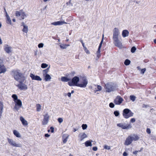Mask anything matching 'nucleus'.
<instances>
[{"mask_svg": "<svg viewBox=\"0 0 156 156\" xmlns=\"http://www.w3.org/2000/svg\"><path fill=\"white\" fill-rule=\"evenodd\" d=\"M11 74L15 80L17 81L25 80L26 79L25 77L20 70H13L11 71Z\"/></svg>", "mask_w": 156, "mask_h": 156, "instance_id": "f257e3e1", "label": "nucleus"}, {"mask_svg": "<svg viewBox=\"0 0 156 156\" xmlns=\"http://www.w3.org/2000/svg\"><path fill=\"white\" fill-rule=\"evenodd\" d=\"M139 139V137L136 135H134L129 136L126 139L124 144L126 145H129L132 143L133 140L136 141Z\"/></svg>", "mask_w": 156, "mask_h": 156, "instance_id": "f03ea898", "label": "nucleus"}, {"mask_svg": "<svg viewBox=\"0 0 156 156\" xmlns=\"http://www.w3.org/2000/svg\"><path fill=\"white\" fill-rule=\"evenodd\" d=\"M114 84L112 82H109L106 84L105 86V88L107 92H110L115 90Z\"/></svg>", "mask_w": 156, "mask_h": 156, "instance_id": "7ed1b4c3", "label": "nucleus"}, {"mask_svg": "<svg viewBox=\"0 0 156 156\" xmlns=\"http://www.w3.org/2000/svg\"><path fill=\"white\" fill-rule=\"evenodd\" d=\"M133 113L128 108L125 109L123 112V115L124 118L128 119L133 116Z\"/></svg>", "mask_w": 156, "mask_h": 156, "instance_id": "20e7f679", "label": "nucleus"}, {"mask_svg": "<svg viewBox=\"0 0 156 156\" xmlns=\"http://www.w3.org/2000/svg\"><path fill=\"white\" fill-rule=\"evenodd\" d=\"M133 113L128 108L125 109L123 112V115L124 118L128 119L133 116Z\"/></svg>", "mask_w": 156, "mask_h": 156, "instance_id": "39448f33", "label": "nucleus"}, {"mask_svg": "<svg viewBox=\"0 0 156 156\" xmlns=\"http://www.w3.org/2000/svg\"><path fill=\"white\" fill-rule=\"evenodd\" d=\"M79 78L77 76H75L73 77L72 80V81L69 82L68 84L70 86H76L78 87L79 84L78 82L79 81Z\"/></svg>", "mask_w": 156, "mask_h": 156, "instance_id": "423d86ee", "label": "nucleus"}, {"mask_svg": "<svg viewBox=\"0 0 156 156\" xmlns=\"http://www.w3.org/2000/svg\"><path fill=\"white\" fill-rule=\"evenodd\" d=\"M117 126L120 127L122 129H129L132 127V126L130 123L126 124V123H121L117 124Z\"/></svg>", "mask_w": 156, "mask_h": 156, "instance_id": "0eeeda50", "label": "nucleus"}, {"mask_svg": "<svg viewBox=\"0 0 156 156\" xmlns=\"http://www.w3.org/2000/svg\"><path fill=\"white\" fill-rule=\"evenodd\" d=\"M88 83L87 79L85 77H83L82 80H80L79 81L78 87H81L85 88L86 87Z\"/></svg>", "mask_w": 156, "mask_h": 156, "instance_id": "6e6552de", "label": "nucleus"}, {"mask_svg": "<svg viewBox=\"0 0 156 156\" xmlns=\"http://www.w3.org/2000/svg\"><path fill=\"white\" fill-rule=\"evenodd\" d=\"M24 80H21L19 82V83L18 85H16L20 90H26L27 89V86L23 83Z\"/></svg>", "mask_w": 156, "mask_h": 156, "instance_id": "1a4fd4ad", "label": "nucleus"}, {"mask_svg": "<svg viewBox=\"0 0 156 156\" xmlns=\"http://www.w3.org/2000/svg\"><path fill=\"white\" fill-rule=\"evenodd\" d=\"M113 43L115 46L122 49L123 48V46L121 41L119 39V38L113 39Z\"/></svg>", "mask_w": 156, "mask_h": 156, "instance_id": "9d476101", "label": "nucleus"}, {"mask_svg": "<svg viewBox=\"0 0 156 156\" xmlns=\"http://www.w3.org/2000/svg\"><path fill=\"white\" fill-rule=\"evenodd\" d=\"M7 140L9 143L12 146L20 147H22V145L21 144H16V142L12 139L8 138Z\"/></svg>", "mask_w": 156, "mask_h": 156, "instance_id": "9b49d317", "label": "nucleus"}, {"mask_svg": "<svg viewBox=\"0 0 156 156\" xmlns=\"http://www.w3.org/2000/svg\"><path fill=\"white\" fill-rule=\"evenodd\" d=\"M120 32L119 29L117 28H115L113 30V39L119 38Z\"/></svg>", "mask_w": 156, "mask_h": 156, "instance_id": "f8f14e48", "label": "nucleus"}, {"mask_svg": "<svg viewBox=\"0 0 156 156\" xmlns=\"http://www.w3.org/2000/svg\"><path fill=\"white\" fill-rule=\"evenodd\" d=\"M44 116V119L42 122V124L43 125H47L48 122L49 115L48 112H46L45 114L43 115Z\"/></svg>", "mask_w": 156, "mask_h": 156, "instance_id": "ddd939ff", "label": "nucleus"}, {"mask_svg": "<svg viewBox=\"0 0 156 156\" xmlns=\"http://www.w3.org/2000/svg\"><path fill=\"white\" fill-rule=\"evenodd\" d=\"M123 99L120 96H118L116 97L114 101V103L116 105H120L123 101Z\"/></svg>", "mask_w": 156, "mask_h": 156, "instance_id": "4468645a", "label": "nucleus"}, {"mask_svg": "<svg viewBox=\"0 0 156 156\" xmlns=\"http://www.w3.org/2000/svg\"><path fill=\"white\" fill-rule=\"evenodd\" d=\"M16 16H21L22 18V19H23L26 17L25 13L21 10L19 11H16Z\"/></svg>", "mask_w": 156, "mask_h": 156, "instance_id": "2eb2a0df", "label": "nucleus"}, {"mask_svg": "<svg viewBox=\"0 0 156 156\" xmlns=\"http://www.w3.org/2000/svg\"><path fill=\"white\" fill-rule=\"evenodd\" d=\"M4 49L5 52L8 53H11L12 51V47L8 44H5L4 45Z\"/></svg>", "mask_w": 156, "mask_h": 156, "instance_id": "dca6fc26", "label": "nucleus"}, {"mask_svg": "<svg viewBox=\"0 0 156 156\" xmlns=\"http://www.w3.org/2000/svg\"><path fill=\"white\" fill-rule=\"evenodd\" d=\"M30 76L32 80H35L38 81H41L42 79L39 76L35 75L32 73H30Z\"/></svg>", "mask_w": 156, "mask_h": 156, "instance_id": "f3484780", "label": "nucleus"}, {"mask_svg": "<svg viewBox=\"0 0 156 156\" xmlns=\"http://www.w3.org/2000/svg\"><path fill=\"white\" fill-rule=\"evenodd\" d=\"M67 23L64 21H58L55 22L51 23V25L55 26L60 25L64 24H67Z\"/></svg>", "mask_w": 156, "mask_h": 156, "instance_id": "a211bd4d", "label": "nucleus"}, {"mask_svg": "<svg viewBox=\"0 0 156 156\" xmlns=\"http://www.w3.org/2000/svg\"><path fill=\"white\" fill-rule=\"evenodd\" d=\"M6 71V69L5 66L3 65H0V73H4Z\"/></svg>", "mask_w": 156, "mask_h": 156, "instance_id": "6ab92c4d", "label": "nucleus"}, {"mask_svg": "<svg viewBox=\"0 0 156 156\" xmlns=\"http://www.w3.org/2000/svg\"><path fill=\"white\" fill-rule=\"evenodd\" d=\"M129 33L127 30H124L122 31V35L123 37H125L129 36Z\"/></svg>", "mask_w": 156, "mask_h": 156, "instance_id": "aec40b11", "label": "nucleus"}, {"mask_svg": "<svg viewBox=\"0 0 156 156\" xmlns=\"http://www.w3.org/2000/svg\"><path fill=\"white\" fill-rule=\"evenodd\" d=\"M22 26H23V28L22 30V31L26 33H27L28 31V26L26 25L24 23H22Z\"/></svg>", "mask_w": 156, "mask_h": 156, "instance_id": "412c9836", "label": "nucleus"}, {"mask_svg": "<svg viewBox=\"0 0 156 156\" xmlns=\"http://www.w3.org/2000/svg\"><path fill=\"white\" fill-rule=\"evenodd\" d=\"M4 105L3 102L0 101V117L1 118L2 116V114L3 112Z\"/></svg>", "mask_w": 156, "mask_h": 156, "instance_id": "4be33fe9", "label": "nucleus"}, {"mask_svg": "<svg viewBox=\"0 0 156 156\" xmlns=\"http://www.w3.org/2000/svg\"><path fill=\"white\" fill-rule=\"evenodd\" d=\"M20 119L23 125L27 126L28 125L27 121L22 116L20 117Z\"/></svg>", "mask_w": 156, "mask_h": 156, "instance_id": "5701e85b", "label": "nucleus"}, {"mask_svg": "<svg viewBox=\"0 0 156 156\" xmlns=\"http://www.w3.org/2000/svg\"><path fill=\"white\" fill-rule=\"evenodd\" d=\"M43 76L44 77L45 80L46 81L50 80L51 79V77L48 74L43 75Z\"/></svg>", "mask_w": 156, "mask_h": 156, "instance_id": "b1692460", "label": "nucleus"}, {"mask_svg": "<svg viewBox=\"0 0 156 156\" xmlns=\"http://www.w3.org/2000/svg\"><path fill=\"white\" fill-rule=\"evenodd\" d=\"M80 135L81 141H82L84 138L87 137V136L85 133H83L82 134H80Z\"/></svg>", "mask_w": 156, "mask_h": 156, "instance_id": "393cba45", "label": "nucleus"}, {"mask_svg": "<svg viewBox=\"0 0 156 156\" xmlns=\"http://www.w3.org/2000/svg\"><path fill=\"white\" fill-rule=\"evenodd\" d=\"M61 80L64 82H67L70 80V79L65 76H62L61 78Z\"/></svg>", "mask_w": 156, "mask_h": 156, "instance_id": "a878e982", "label": "nucleus"}, {"mask_svg": "<svg viewBox=\"0 0 156 156\" xmlns=\"http://www.w3.org/2000/svg\"><path fill=\"white\" fill-rule=\"evenodd\" d=\"M13 133L17 137H20L21 135L16 130L13 131Z\"/></svg>", "mask_w": 156, "mask_h": 156, "instance_id": "bb28decb", "label": "nucleus"}, {"mask_svg": "<svg viewBox=\"0 0 156 156\" xmlns=\"http://www.w3.org/2000/svg\"><path fill=\"white\" fill-rule=\"evenodd\" d=\"M92 141H91L90 140L87 141L85 142V145L86 147L91 146L92 143L91 142Z\"/></svg>", "mask_w": 156, "mask_h": 156, "instance_id": "cd10ccee", "label": "nucleus"}, {"mask_svg": "<svg viewBox=\"0 0 156 156\" xmlns=\"http://www.w3.org/2000/svg\"><path fill=\"white\" fill-rule=\"evenodd\" d=\"M15 102L16 103L15 105H18L20 106H22V102L19 99L18 100H17L16 101H15Z\"/></svg>", "mask_w": 156, "mask_h": 156, "instance_id": "c85d7f7f", "label": "nucleus"}, {"mask_svg": "<svg viewBox=\"0 0 156 156\" xmlns=\"http://www.w3.org/2000/svg\"><path fill=\"white\" fill-rule=\"evenodd\" d=\"M130 61L128 59H126L124 62L125 65L126 66L129 65L130 64Z\"/></svg>", "mask_w": 156, "mask_h": 156, "instance_id": "c756f323", "label": "nucleus"}, {"mask_svg": "<svg viewBox=\"0 0 156 156\" xmlns=\"http://www.w3.org/2000/svg\"><path fill=\"white\" fill-rule=\"evenodd\" d=\"M22 106H20L19 105H15L13 109L14 110L18 111L20 108Z\"/></svg>", "mask_w": 156, "mask_h": 156, "instance_id": "7c9ffc66", "label": "nucleus"}, {"mask_svg": "<svg viewBox=\"0 0 156 156\" xmlns=\"http://www.w3.org/2000/svg\"><path fill=\"white\" fill-rule=\"evenodd\" d=\"M37 107V112H39L41 108V106L39 104H37L36 105Z\"/></svg>", "mask_w": 156, "mask_h": 156, "instance_id": "2f4dec72", "label": "nucleus"}, {"mask_svg": "<svg viewBox=\"0 0 156 156\" xmlns=\"http://www.w3.org/2000/svg\"><path fill=\"white\" fill-rule=\"evenodd\" d=\"M7 23L8 24L10 25L12 24L11 20L9 16L8 17L6 18Z\"/></svg>", "mask_w": 156, "mask_h": 156, "instance_id": "473e14b6", "label": "nucleus"}, {"mask_svg": "<svg viewBox=\"0 0 156 156\" xmlns=\"http://www.w3.org/2000/svg\"><path fill=\"white\" fill-rule=\"evenodd\" d=\"M66 5L69 7H72L73 6V4L71 3V0H70L68 2H67Z\"/></svg>", "mask_w": 156, "mask_h": 156, "instance_id": "72a5a7b5", "label": "nucleus"}, {"mask_svg": "<svg viewBox=\"0 0 156 156\" xmlns=\"http://www.w3.org/2000/svg\"><path fill=\"white\" fill-rule=\"evenodd\" d=\"M12 97L14 99V101H16L17 100H18L17 96L15 94H13L12 96Z\"/></svg>", "mask_w": 156, "mask_h": 156, "instance_id": "f704fd0d", "label": "nucleus"}, {"mask_svg": "<svg viewBox=\"0 0 156 156\" xmlns=\"http://www.w3.org/2000/svg\"><path fill=\"white\" fill-rule=\"evenodd\" d=\"M69 136L68 135L66 137V138H64V136H63V142L64 143H65L66 142L67 140V139L68 138Z\"/></svg>", "mask_w": 156, "mask_h": 156, "instance_id": "c9c22d12", "label": "nucleus"}, {"mask_svg": "<svg viewBox=\"0 0 156 156\" xmlns=\"http://www.w3.org/2000/svg\"><path fill=\"white\" fill-rule=\"evenodd\" d=\"M48 66V65L46 63H43L41 65V67L42 68H45Z\"/></svg>", "mask_w": 156, "mask_h": 156, "instance_id": "e433bc0d", "label": "nucleus"}, {"mask_svg": "<svg viewBox=\"0 0 156 156\" xmlns=\"http://www.w3.org/2000/svg\"><path fill=\"white\" fill-rule=\"evenodd\" d=\"M130 98L133 101H134L136 99V97L134 95H131L130 96Z\"/></svg>", "mask_w": 156, "mask_h": 156, "instance_id": "4c0bfd02", "label": "nucleus"}, {"mask_svg": "<svg viewBox=\"0 0 156 156\" xmlns=\"http://www.w3.org/2000/svg\"><path fill=\"white\" fill-rule=\"evenodd\" d=\"M49 71L48 70V69H45L43 71V75H45V74H48L47 73H48Z\"/></svg>", "mask_w": 156, "mask_h": 156, "instance_id": "58836bf2", "label": "nucleus"}, {"mask_svg": "<svg viewBox=\"0 0 156 156\" xmlns=\"http://www.w3.org/2000/svg\"><path fill=\"white\" fill-rule=\"evenodd\" d=\"M102 37H103L102 38V40L99 44L98 48L101 49V47L103 41V37H104V35L103 34V35Z\"/></svg>", "mask_w": 156, "mask_h": 156, "instance_id": "ea45409f", "label": "nucleus"}, {"mask_svg": "<svg viewBox=\"0 0 156 156\" xmlns=\"http://www.w3.org/2000/svg\"><path fill=\"white\" fill-rule=\"evenodd\" d=\"M102 37H103L102 38V40L99 44L98 48L101 49V47L103 41V37H104V35L103 34V35Z\"/></svg>", "mask_w": 156, "mask_h": 156, "instance_id": "a19ab883", "label": "nucleus"}, {"mask_svg": "<svg viewBox=\"0 0 156 156\" xmlns=\"http://www.w3.org/2000/svg\"><path fill=\"white\" fill-rule=\"evenodd\" d=\"M136 50V47L134 46H133L131 50V51L132 53H133L135 52Z\"/></svg>", "mask_w": 156, "mask_h": 156, "instance_id": "79ce46f5", "label": "nucleus"}, {"mask_svg": "<svg viewBox=\"0 0 156 156\" xmlns=\"http://www.w3.org/2000/svg\"><path fill=\"white\" fill-rule=\"evenodd\" d=\"M82 127L83 129L84 130L87 129V126L86 124H83L82 126Z\"/></svg>", "mask_w": 156, "mask_h": 156, "instance_id": "37998d69", "label": "nucleus"}, {"mask_svg": "<svg viewBox=\"0 0 156 156\" xmlns=\"http://www.w3.org/2000/svg\"><path fill=\"white\" fill-rule=\"evenodd\" d=\"M61 48L62 49H65L66 48V45L65 44H62L60 45Z\"/></svg>", "mask_w": 156, "mask_h": 156, "instance_id": "c03bdc74", "label": "nucleus"}, {"mask_svg": "<svg viewBox=\"0 0 156 156\" xmlns=\"http://www.w3.org/2000/svg\"><path fill=\"white\" fill-rule=\"evenodd\" d=\"M114 114L115 115V116H118L119 115V113L118 111H115L114 112Z\"/></svg>", "mask_w": 156, "mask_h": 156, "instance_id": "a18cd8bd", "label": "nucleus"}, {"mask_svg": "<svg viewBox=\"0 0 156 156\" xmlns=\"http://www.w3.org/2000/svg\"><path fill=\"white\" fill-rule=\"evenodd\" d=\"M58 121L59 123H61L63 121V119L61 118H59L58 119Z\"/></svg>", "mask_w": 156, "mask_h": 156, "instance_id": "49530a36", "label": "nucleus"}, {"mask_svg": "<svg viewBox=\"0 0 156 156\" xmlns=\"http://www.w3.org/2000/svg\"><path fill=\"white\" fill-rule=\"evenodd\" d=\"M146 70V68H144V69H141V70L140 73L141 74H144V73L145 72Z\"/></svg>", "mask_w": 156, "mask_h": 156, "instance_id": "de8ad7c7", "label": "nucleus"}, {"mask_svg": "<svg viewBox=\"0 0 156 156\" xmlns=\"http://www.w3.org/2000/svg\"><path fill=\"white\" fill-rule=\"evenodd\" d=\"M44 44L42 43H41L38 44V47L39 48H43L44 46Z\"/></svg>", "mask_w": 156, "mask_h": 156, "instance_id": "09e8293b", "label": "nucleus"}, {"mask_svg": "<svg viewBox=\"0 0 156 156\" xmlns=\"http://www.w3.org/2000/svg\"><path fill=\"white\" fill-rule=\"evenodd\" d=\"M109 105V107L111 108H114L115 106L114 104L112 102L110 103Z\"/></svg>", "mask_w": 156, "mask_h": 156, "instance_id": "8fccbe9b", "label": "nucleus"}, {"mask_svg": "<svg viewBox=\"0 0 156 156\" xmlns=\"http://www.w3.org/2000/svg\"><path fill=\"white\" fill-rule=\"evenodd\" d=\"M104 148L106 149L109 150L110 149V147L109 146L105 145L104 146Z\"/></svg>", "mask_w": 156, "mask_h": 156, "instance_id": "3c124183", "label": "nucleus"}, {"mask_svg": "<svg viewBox=\"0 0 156 156\" xmlns=\"http://www.w3.org/2000/svg\"><path fill=\"white\" fill-rule=\"evenodd\" d=\"M102 89V87H101L100 85H98L97 86V90H98L99 91H100Z\"/></svg>", "mask_w": 156, "mask_h": 156, "instance_id": "603ef678", "label": "nucleus"}, {"mask_svg": "<svg viewBox=\"0 0 156 156\" xmlns=\"http://www.w3.org/2000/svg\"><path fill=\"white\" fill-rule=\"evenodd\" d=\"M135 119L134 118H133L131 119L130 120V122L132 123H134L135 122Z\"/></svg>", "mask_w": 156, "mask_h": 156, "instance_id": "864d4df0", "label": "nucleus"}, {"mask_svg": "<svg viewBox=\"0 0 156 156\" xmlns=\"http://www.w3.org/2000/svg\"><path fill=\"white\" fill-rule=\"evenodd\" d=\"M147 132L148 133L150 134L151 133L150 129L149 128H147Z\"/></svg>", "mask_w": 156, "mask_h": 156, "instance_id": "5fc2aeb1", "label": "nucleus"}, {"mask_svg": "<svg viewBox=\"0 0 156 156\" xmlns=\"http://www.w3.org/2000/svg\"><path fill=\"white\" fill-rule=\"evenodd\" d=\"M92 149L93 151H97L98 150V148L97 147H93Z\"/></svg>", "mask_w": 156, "mask_h": 156, "instance_id": "6e6d98bb", "label": "nucleus"}, {"mask_svg": "<svg viewBox=\"0 0 156 156\" xmlns=\"http://www.w3.org/2000/svg\"><path fill=\"white\" fill-rule=\"evenodd\" d=\"M50 129H51V133H53L54 131V128L53 127H50Z\"/></svg>", "mask_w": 156, "mask_h": 156, "instance_id": "4d7b16f0", "label": "nucleus"}, {"mask_svg": "<svg viewBox=\"0 0 156 156\" xmlns=\"http://www.w3.org/2000/svg\"><path fill=\"white\" fill-rule=\"evenodd\" d=\"M141 149L140 150V151H140H140H141ZM138 152H139L138 151H134L133 153L134 154H137V153Z\"/></svg>", "mask_w": 156, "mask_h": 156, "instance_id": "13d9d810", "label": "nucleus"}, {"mask_svg": "<svg viewBox=\"0 0 156 156\" xmlns=\"http://www.w3.org/2000/svg\"><path fill=\"white\" fill-rule=\"evenodd\" d=\"M80 42H81L82 43V45H83V48H85V45H84V43H83V41L82 40H81L80 41Z\"/></svg>", "mask_w": 156, "mask_h": 156, "instance_id": "bf43d9fd", "label": "nucleus"}, {"mask_svg": "<svg viewBox=\"0 0 156 156\" xmlns=\"http://www.w3.org/2000/svg\"><path fill=\"white\" fill-rule=\"evenodd\" d=\"M153 30L154 32L156 33V25L154 26L153 27Z\"/></svg>", "mask_w": 156, "mask_h": 156, "instance_id": "052dcab7", "label": "nucleus"}, {"mask_svg": "<svg viewBox=\"0 0 156 156\" xmlns=\"http://www.w3.org/2000/svg\"><path fill=\"white\" fill-rule=\"evenodd\" d=\"M3 61L1 59H0V65H3Z\"/></svg>", "mask_w": 156, "mask_h": 156, "instance_id": "680f3d73", "label": "nucleus"}, {"mask_svg": "<svg viewBox=\"0 0 156 156\" xmlns=\"http://www.w3.org/2000/svg\"><path fill=\"white\" fill-rule=\"evenodd\" d=\"M97 56L98 58V59L101 56L100 53H97Z\"/></svg>", "mask_w": 156, "mask_h": 156, "instance_id": "e2e57ef3", "label": "nucleus"}, {"mask_svg": "<svg viewBox=\"0 0 156 156\" xmlns=\"http://www.w3.org/2000/svg\"><path fill=\"white\" fill-rule=\"evenodd\" d=\"M123 156H127V154L126 152H124L123 153Z\"/></svg>", "mask_w": 156, "mask_h": 156, "instance_id": "0e129e2a", "label": "nucleus"}, {"mask_svg": "<svg viewBox=\"0 0 156 156\" xmlns=\"http://www.w3.org/2000/svg\"><path fill=\"white\" fill-rule=\"evenodd\" d=\"M67 95L69 97H70L71 96V93H68L67 94Z\"/></svg>", "mask_w": 156, "mask_h": 156, "instance_id": "69168bd1", "label": "nucleus"}, {"mask_svg": "<svg viewBox=\"0 0 156 156\" xmlns=\"http://www.w3.org/2000/svg\"><path fill=\"white\" fill-rule=\"evenodd\" d=\"M147 105H145V104H144L143 105L142 107L143 108H147Z\"/></svg>", "mask_w": 156, "mask_h": 156, "instance_id": "338daca9", "label": "nucleus"}, {"mask_svg": "<svg viewBox=\"0 0 156 156\" xmlns=\"http://www.w3.org/2000/svg\"><path fill=\"white\" fill-rule=\"evenodd\" d=\"M45 136L46 137H49L50 136V135L48 134H45Z\"/></svg>", "mask_w": 156, "mask_h": 156, "instance_id": "774afa93", "label": "nucleus"}]
</instances>
